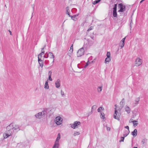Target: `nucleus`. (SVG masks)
Masks as SVG:
<instances>
[{
    "label": "nucleus",
    "instance_id": "1",
    "mask_svg": "<svg viewBox=\"0 0 148 148\" xmlns=\"http://www.w3.org/2000/svg\"><path fill=\"white\" fill-rule=\"evenodd\" d=\"M47 108H45L41 112H40L36 114L35 115V116L37 119H40L41 118H42L45 116V114H47Z\"/></svg>",
    "mask_w": 148,
    "mask_h": 148
},
{
    "label": "nucleus",
    "instance_id": "2",
    "mask_svg": "<svg viewBox=\"0 0 148 148\" xmlns=\"http://www.w3.org/2000/svg\"><path fill=\"white\" fill-rule=\"evenodd\" d=\"M84 53V50L83 47L79 49L77 52V56L80 57L83 55Z\"/></svg>",
    "mask_w": 148,
    "mask_h": 148
},
{
    "label": "nucleus",
    "instance_id": "3",
    "mask_svg": "<svg viewBox=\"0 0 148 148\" xmlns=\"http://www.w3.org/2000/svg\"><path fill=\"white\" fill-rule=\"evenodd\" d=\"M120 115L121 114L118 112L116 108H115L114 113L113 114L114 118L116 119L119 120Z\"/></svg>",
    "mask_w": 148,
    "mask_h": 148
},
{
    "label": "nucleus",
    "instance_id": "4",
    "mask_svg": "<svg viewBox=\"0 0 148 148\" xmlns=\"http://www.w3.org/2000/svg\"><path fill=\"white\" fill-rule=\"evenodd\" d=\"M13 132L16 133L20 130V126L18 125L13 123Z\"/></svg>",
    "mask_w": 148,
    "mask_h": 148
},
{
    "label": "nucleus",
    "instance_id": "5",
    "mask_svg": "<svg viewBox=\"0 0 148 148\" xmlns=\"http://www.w3.org/2000/svg\"><path fill=\"white\" fill-rule=\"evenodd\" d=\"M62 118L58 116L56 117L55 119V122L57 125H60L62 123Z\"/></svg>",
    "mask_w": 148,
    "mask_h": 148
},
{
    "label": "nucleus",
    "instance_id": "6",
    "mask_svg": "<svg viewBox=\"0 0 148 148\" xmlns=\"http://www.w3.org/2000/svg\"><path fill=\"white\" fill-rule=\"evenodd\" d=\"M142 60L140 58H138L136 59L135 64L136 66H139L142 64Z\"/></svg>",
    "mask_w": 148,
    "mask_h": 148
},
{
    "label": "nucleus",
    "instance_id": "7",
    "mask_svg": "<svg viewBox=\"0 0 148 148\" xmlns=\"http://www.w3.org/2000/svg\"><path fill=\"white\" fill-rule=\"evenodd\" d=\"M81 124V123L79 121H75L73 124H71V127L73 129L77 128L79 125Z\"/></svg>",
    "mask_w": 148,
    "mask_h": 148
},
{
    "label": "nucleus",
    "instance_id": "8",
    "mask_svg": "<svg viewBox=\"0 0 148 148\" xmlns=\"http://www.w3.org/2000/svg\"><path fill=\"white\" fill-rule=\"evenodd\" d=\"M118 7L120 10L118 11L119 12H123L125 10V6L123 5L121 3L118 4Z\"/></svg>",
    "mask_w": 148,
    "mask_h": 148
},
{
    "label": "nucleus",
    "instance_id": "9",
    "mask_svg": "<svg viewBox=\"0 0 148 148\" xmlns=\"http://www.w3.org/2000/svg\"><path fill=\"white\" fill-rule=\"evenodd\" d=\"M13 134V132H10V131H6L5 133L3 134V136L5 138H7L9 136H12Z\"/></svg>",
    "mask_w": 148,
    "mask_h": 148
},
{
    "label": "nucleus",
    "instance_id": "10",
    "mask_svg": "<svg viewBox=\"0 0 148 148\" xmlns=\"http://www.w3.org/2000/svg\"><path fill=\"white\" fill-rule=\"evenodd\" d=\"M117 5L116 4L114 5V7L113 8V16L114 17H116L117 16V14L116 12Z\"/></svg>",
    "mask_w": 148,
    "mask_h": 148
},
{
    "label": "nucleus",
    "instance_id": "11",
    "mask_svg": "<svg viewBox=\"0 0 148 148\" xmlns=\"http://www.w3.org/2000/svg\"><path fill=\"white\" fill-rule=\"evenodd\" d=\"M60 80L59 79H58L55 82L56 87L57 88H59L60 86Z\"/></svg>",
    "mask_w": 148,
    "mask_h": 148
},
{
    "label": "nucleus",
    "instance_id": "12",
    "mask_svg": "<svg viewBox=\"0 0 148 148\" xmlns=\"http://www.w3.org/2000/svg\"><path fill=\"white\" fill-rule=\"evenodd\" d=\"M13 123H11L9 125L7 126L6 127V129L7 131H10V132H12L11 130H13Z\"/></svg>",
    "mask_w": 148,
    "mask_h": 148
},
{
    "label": "nucleus",
    "instance_id": "13",
    "mask_svg": "<svg viewBox=\"0 0 148 148\" xmlns=\"http://www.w3.org/2000/svg\"><path fill=\"white\" fill-rule=\"evenodd\" d=\"M44 58H47L48 57H49L51 58L54 59V56L53 54V53L51 52H49L47 54V57H46L45 56H44Z\"/></svg>",
    "mask_w": 148,
    "mask_h": 148
},
{
    "label": "nucleus",
    "instance_id": "14",
    "mask_svg": "<svg viewBox=\"0 0 148 148\" xmlns=\"http://www.w3.org/2000/svg\"><path fill=\"white\" fill-rule=\"evenodd\" d=\"M38 60L40 66L42 68L43 66V61L40 59L39 56H38Z\"/></svg>",
    "mask_w": 148,
    "mask_h": 148
},
{
    "label": "nucleus",
    "instance_id": "15",
    "mask_svg": "<svg viewBox=\"0 0 148 148\" xmlns=\"http://www.w3.org/2000/svg\"><path fill=\"white\" fill-rule=\"evenodd\" d=\"M125 37L121 41V45H120V47H121V48H122L124 46L125 44Z\"/></svg>",
    "mask_w": 148,
    "mask_h": 148
},
{
    "label": "nucleus",
    "instance_id": "16",
    "mask_svg": "<svg viewBox=\"0 0 148 148\" xmlns=\"http://www.w3.org/2000/svg\"><path fill=\"white\" fill-rule=\"evenodd\" d=\"M59 142L58 141H55L53 148H58L59 146Z\"/></svg>",
    "mask_w": 148,
    "mask_h": 148
},
{
    "label": "nucleus",
    "instance_id": "17",
    "mask_svg": "<svg viewBox=\"0 0 148 148\" xmlns=\"http://www.w3.org/2000/svg\"><path fill=\"white\" fill-rule=\"evenodd\" d=\"M52 72L51 71H50L48 72V76H49V79L51 81H52V79L51 78Z\"/></svg>",
    "mask_w": 148,
    "mask_h": 148
},
{
    "label": "nucleus",
    "instance_id": "18",
    "mask_svg": "<svg viewBox=\"0 0 148 148\" xmlns=\"http://www.w3.org/2000/svg\"><path fill=\"white\" fill-rule=\"evenodd\" d=\"M44 88L46 89H48L49 88V87L48 85V80H47L45 82V83L44 85Z\"/></svg>",
    "mask_w": 148,
    "mask_h": 148
},
{
    "label": "nucleus",
    "instance_id": "19",
    "mask_svg": "<svg viewBox=\"0 0 148 148\" xmlns=\"http://www.w3.org/2000/svg\"><path fill=\"white\" fill-rule=\"evenodd\" d=\"M137 131L136 129H135L134 131L132 132V135L134 136H136L137 135Z\"/></svg>",
    "mask_w": 148,
    "mask_h": 148
},
{
    "label": "nucleus",
    "instance_id": "20",
    "mask_svg": "<svg viewBox=\"0 0 148 148\" xmlns=\"http://www.w3.org/2000/svg\"><path fill=\"white\" fill-rule=\"evenodd\" d=\"M140 98L138 97V98L136 99L135 100L134 103V104L135 105H136L137 104H138L139 102L140 101Z\"/></svg>",
    "mask_w": 148,
    "mask_h": 148
},
{
    "label": "nucleus",
    "instance_id": "21",
    "mask_svg": "<svg viewBox=\"0 0 148 148\" xmlns=\"http://www.w3.org/2000/svg\"><path fill=\"white\" fill-rule=\"evenodd\" d=\"M130 109L129 107L127 106H126V107L125 109V111L128 113H129L130 112Z\"/></svg>",
    "mask_w": 148,
    "mask_h": 148
},
{
    "label": "nucleus",
    "instance_id": "22",
    "mask_svg": "<svg viewBox=\"0 0 148 148\" xmlns=\"http://www.w3.org/2000/svg\"><path fill=\"white\" fill-rule=\"evenodd\" d=\"M66 14H67L68 15H69V16L71 17V15H70L69 12H70V10L69 9V8L68 7H67L66 8Z\"/></svg>",
    "mask_w": 148,
    "mask_h": 148
},
{
    "label": "nucleus",
    "instance_id": "23",
    "mask_svg": "<svg viewBox=\"0 0 148 148\" xmlns=\"http://www.w3.org/2000/svg\"><path fill=\"white\" fill-rule=\"evenodd\" d=\"M111 60V59L110 58H108L107 57V58H106L105 59V62L106 64L108 62H109Z\"/></svg>",
    "mask_w": 148,
    "mask_h": 148
},
{
    "label": "nucleus",
    "instance_id": "24",
    "mask_svg": "<svg viewBox=\"0 0 148 148\" xmlns=\"http://www.w3.org/2000/svg\"><path fill=\"white\" fill-rule=\"evenodd\" d=\"M60 133H58V135L55 141H57L59 142L60 139Z\"/></svg>",
    "mask_w": 148,
    "mask_h": 148
},
{
    "label": "nucleus",
    "instance_id": "25",
    "mask_svg": "<svg viewBox=\"0 0 148 148\" xmlns=\"http://www.w3.org/2000/svg\"><path fill=\"white\" fill-rule=\"evenodd\" d=\"M125 132H126V133H124L123 134V137H126L129 134L130 132L129 130H125Z\"/></svg>",
    "mask_w": 148,
    "mask_h": 148
},
{
    "label": "nucleus",
    "instance_id": "26",
    "mask_svg": "<svg viewBox=\"0 0 148 148\" xmlns=\"http://www.w3.org/2000/svg\"><path fill=\"white\" fill-rule=\"evenodd\" d=\"M102 88V86H99L98 87L97 90V91L99 92H101Z\"/></svg>",
    "mask_w": 148,
    "mask_h": 148
},
{
    "label": "nucleus",
    "instance_id": "27",
    "mask_svg": "<svg viewBox=\"0 0 148 148\" xmlns=\"http://www.w3.org/2000/svg\"><path fill=\"white\" fill-rule=\"evenodd\" d=\"M78 16V15H73V16H71V19L73 20L74 21H76V20H77V19H73V18H75V17L76 16Z\"/></svg>",
    "mask_w": 148,
    "mask_h": 148
},
{
    "label": "nucleus",
    "instance_id": "28",
    "mask_svg": "<svg viewBox=\"0 0 148 148\" xmlns=\"http://www.w3.org/2000/svg\"><path fill=\"white\" fill-rule=\"evenodd\" d=\"M101 0H96L93 2V4L94 5L96 4L99 3Z\"/></svg>",
    "mask_w": 148,
    "mask_h": 148
},
{
    "label": "nucleus",
    "instance_id": "29",
    "mask_svg": "<svg viewBox=\"0 0 148 148\" xmlns=\"http://www.w3.org/2000/svg\"><path fill=\"white\" fill-rule=\"evenodd\" d=\"M80 134V132H75L73 134V136H75L77 135H79Z\"/></svg>",
    "mask_w": 148,
    "mask_h": 148
},
{
    "label": "nucleus",
    "instance_id": "30",
    "mask_svg": "<svg viewBox=\"0 0 148 148\" xmlns=\"http://www.w3.org/2000/svg\"><path fill=\"white\" fill-rule=\"evenodd\" d=\"M105 115L103 113L101 112L100 117L101 118L103 119L104 118Z\"/></svg>",
    "mask_w": 148,
    "mask_h": 148
},
{
    "label": "nucleus",
    "instance_id": "31",
    "mask_svg": "<svg viewBox=\"0 0 148 148\" xmlns=\"http://www.w3.org/2000/svg\"><path fill=\"white\" fill-rule=\"evenodd\" d=\"M93 29V26H91L90 27L89 29L87 30V32H88L90 31L91 30H92Z\"/></svg>",
    "mask_w": 148,
    "mask_h": 148
},
{
    "label": "nucleus",
    "instance_id": "32",
    "mask_svg": "<svg viewBox=\"0 0 148 148\" xmlns=\"http://www.w3.org/2000/svg\"><path fill=\"white\" fill-rule=\"evenodd\" d=\"M106 56L107 57L110 58V52H107L106 54Z\"/></svg>",
    "mask_w": 148,
    "mask_h": 148
},
{
    "label": "nucleus",
    "instance_id": "33",
    "mask_svg": "<svg viewBox=\"0 0 148 148\" xmlns=\"http://www.w3.org/2000/svg\"><path fill=\"white\" fill-rule=\"evenodd\" d=\"M137 122V121H135V120L133 121H132V122H133V123L134 124V126H135V125L136 126L138 124V123H135V122Z\"/></svg>",
    "mask_w": 148,
    "mask_h": 148
},
{
    "label": "nucleus",
    "instance_id": "34",
    "mask_svg": "<svg viewBox=\"0 0 148 148\" xmlns=\"http://www.w3.org/2000/svg\"><path fill=\"white\" fill-rule=\"evenodd\" d=\"M103 109V108L101 107H99L97 110V111L98 112H100L101 110H102Z\"/></svg>",
    "mask_w": 148,
    "mask_h": 148
},
{
    "label": "nucleus",
    "instance_id": "35",
    "mask_svg": "<svg viewBox=\"0 0 148 148\" xmlns=\"http://www.w3.org/2000/svg\"><path fill=\"white\" fill-rule=\"evenodd\" d=\"M73 51V45H72L70 47V51L72 52Z\"/></svg>",
    "mask_w": 148,
    "mask_h": 148
},
{
    "label": "nucleus",
    "instance_id": "36",
    "mask_svg": "<svg viewBox=\"0 0 148 148\" xmlns=\"http://www.w3.org/2000/svg\"><path fill=\"white\" fill-rule=\"evenodd\" d=\"M60 93H61V95L62 96V97H63L64 95V92L62 91V90H61V91H60Z\"/></svg>",
    "mask_w": 148,
    "mask_h": 148
},
{
    "label": "nucleus",
    "instance_id": "37",
    "mask_svg": "<svg viewBox=\"0 0 148 148\" xmlns=\"http://www.w3.org/2000/svg\"><path fill=\"white\" fill-rule=\"evenodd\" d=\"M124 99L123 98L122 99V101L120 102V104L122 105L123 103H124Z\"/></svg>",
    "mask_w": 148,
    "mask_h": 148
},
{
    "label": "nucleus",
    "instance_id": "38",
    "mask_svg": "<svg viewBox=\"0 0 148 148\" xmlns=\"http://www.w3.org/2000/svg\"><path fill=\"white\" fill-rule=\"evenodd\" d=\"M121 140L119 141V142H121L122 141L123 142L124 139V137H121Z\"/></svg>",
    "mask_w": 148,
    "mask_h": 148
},
{
    "label": "nucleus",
    "instance_id": "39",
    "mask_svg": "<svg viewBox=\"0 0 148 148\" xmlns=\"http://www.w3.org/2000/svg\"><path fill=\"white\" fill-rule=\"evenodd\" d=\"M89 63V61L88 60L86 63V65L84 66V68H85L88 66Z\"/></svg>",
    "mask_w": 148,
    "mask_h": 148
},
{
    "label": "nucleus",
    "instance_id": "40",
    "mask_svg": "<svg viewBox=\"0 0 148 148\" xmlns=\"http://www.w3.org/2000/svg\"><path fill=\"white\" fill-rule=\"evenodd\" d=\"M106 127L107 130L108 131H110V127H108L107 126H106Z\"/></svg>",
    "mask_w": 148,
    "mask_h": 148
},
{
    "label": "nucleus",
    "instance_id": "41",
    "mask_svg": "<svg viewBox=\"0 0 148 148\" xmlns=\"http://www.w3.org/2000/svg\"><path fill=\"white\" fill-rule=\"evenodd\" d=\"M145 139H143L141 141V143L143 144H144L145 143Z\"/></svg>",
    "mask_w": 148,
    "mask_h": 148
},
{
    "label": "nucleus",
    "instance_id": "42",
    "mask_svg": "<svg viewBox=\"0 0 148 148\" xmlns=\"http://www.w3.org/2000/svg\"><path fill=\"white\" fill-rule=\"evenodd\" d=\"M125 128L128 130H129V127L128 126H127L125 127Z\"/></svg>",
    "mask_w": 148,
    "mask_h": 148
},
{
    "label": "nucleus",
    "instance_id": "43",
    "mask_svg": "<svg viewBox=\"0 0 148 148\" xmlns=\"http://www.w3.org/2000/svg\"><path fill=\"white\" fill-rule=\"evenodd\" d=\"M46 47V45H45L44 47L42 48H41V51H43V50L45 48V47Z\"/></svg>",
    "mask_w": 148,
    "mask_h": 148
},
{
    "label": "nucleus",
    "instance_id": "44",
    "mask_svg": "<svg viewBox=\"0 0 148 148\" xmlns=\"http://www.w3.org/2000/svg\"><path fill=\"white\" fill-rule=\"evenodd\" d=\"M8 31L9 32H10V34L11 35H12V32L10 31V30H8Z\"/></svg>",
    "mask_w": 148,
    "mask_h": 148
},
{
    "label": "nucleus",
    "instance_id": "45",
    "mask_svg": "<svg viewBox=\"0 0 148 148\" xmlns=\"http://www.w3.org/2000/svg\"><path fill=\"white\" fill-rule=\"evenodd\" d=\"M42 54H44L45 53V51H41V53Z\"/></svg>",
    "mask_w": 148,
    "mask_h": 148
},
{
    "label": "nucleus",
    "instance_id": "46",
    "mask_svg": "<svg viewBox=\"0 0 148 148\" xmlns=\"http://www.w3.org/2000/svg\"><path fill=\"white\" fill-rule=\"evenodd\" d=\"M42 54L41 53H40L39 54V55H38V56H40V57H41L42 55Z\"/></svg>",
    "mask_w": 148,
    "mask_h": 148
},
{
    "label": "nucleus",
    "instance_id": "47",
    "mask_svg": "<svg viewBox=\"0 0 148 148\" xmlns=\"http://www.w3.org/2000/svg\"><path fill=\"white\" fill-rule=\"evenodd\" d=\"M47 54H48L47 53H45V56L46 57H47Z\"/></svg>",
    "mask_w": 148,
    "mask_h": 148
},
{
    "label": "nucleus",
    "instance_id": "48",
    "mask_svg": "<svg viewBox=\"0 0 148 148\" xmlns=\"http://www.w3.org/2000/svg\"><path fill=\"white\" fill-rule=\"evenodd\" d=\"M91 42L92 43H91V45H92L93 44V42H92V41H91Z\"/></svg>",
    "mask_w": 148,
    "mask_h": 148
},
{
    "label": "nucleus",
    "instance_id": "49",
    "mask_svg": "<svg viewBox=\"0 0 148 148\" xmlns=\"http://www.w3.org/2000/svg\"><path fill=\"white\" fill-rule=\"evenodd\" d=\"M95 107V106H93L92 107V109H93V108H94V107Z\"/></svg>",
    "mask_w": 148,
    "mask_h": 148
},
{
    "label": "nucleus",
    "instance_id": "50",
    "mask_svg": "<svg viewBox=\"0 0 148 148\" xmlns=\"http://www.w3.org/2000/svg\"><path fill=\"white\" fill-rule=\"evenodd\" d=\"M91 38H92V39L93 40V37H91Z\"/></svg>",
    "mask_w": 148,
    "mask_h": 148
},
{
    "label": "nucleus",
    "instance_id": "51",
    "mask_svg": "<svg viewBox=\"0 0 148 148\" xmlns=\"http://www.w3.org/2000/svg\"><path fill=\"white\" fill-rule=\"evenodd\" d=\"M133 148H138V147H134Z\"/></svg>",
    "mask_w": 148,
    "mask_h": 148
},
{
    "label": "nucleus",
    "instance_id": "52",
    "mask_svg": "<svg viewBox=\"0 0 148 148\" xmlns=\"http://www.w3.org/2000/svg\"><path fill=\"white\" fill-rule=\"evenodd\" d=\"M73 18L75 19H76V18Z\"/></svg>",
    "mask_w": 148,
    "mask_h": 148
},
{
    "label": "nucleus",
    "instance_id": "53",
    "mask_svg": "<svg viewBox=\"0 0 148 148\" xmlns=\"http://www.w3.org/2000/svg\"><path fill=\"white\" fill-rule=\"evenodd\" d=\"M124 133L125 134V133H126V132H125V131L124 132Z\"/></svg>",
    "mask_w": 148,
    "mask_h": 148
},
{
    "label": "nucleus",
    "instance_id": "54",
    "mask_svg": "<svg viewBox=\"0 0 148 148\" xmlns=\"http://www.w3.org/2000/svg\"><path fill=\"white\" fill-rule=\"evenodd\" d=\"M5 7H6V5H5Z\"/></svg>",
    "mask_w": 148,
    "mask_h": 148
},
{
    "label": "nucleus",
    "instance_id": "55",
    "mask_svg": "<svg viewBox=\"0 0 148 148\" xmlns=\"http://www.w3.org/2000/svg\"><path fill=\"white\" fill-rule=\"evenodd\" d=\"M54 59H53V62H54Z\"/></svg>",
    "mask_w": 148,
    "mask_h": 148
}]
</instances>
